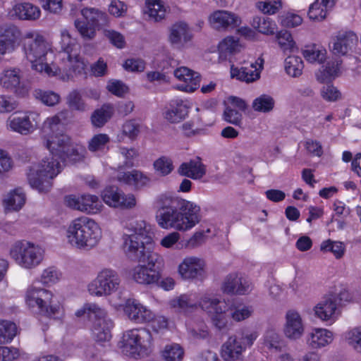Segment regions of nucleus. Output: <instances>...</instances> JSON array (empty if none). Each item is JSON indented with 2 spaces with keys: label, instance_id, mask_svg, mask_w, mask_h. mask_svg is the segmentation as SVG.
<instances>
[{
  "label": "nucleus",
  "instance_id": "nucleus-1",
  "mask_svg": "<svg viewBox=\"0 0 361 361\" xmlns=\"http://www.w3.org/2000/svg\"><path fill=\"white\" fill-rule=\"evenodd\" d=\"M157 221L164 228L187 231L201 220L200 206L178 197L162 195L157 200Z\"/></svg>",
  "mask_w": 361,
  "mask_h": 361
},
{
  "label": "nucleus",
  "instance_id": "nucleus-2",
  "mask_svg": "<svg viewBox=\"0 0 361 361\" xmlns=\"http://www.w3.org/2000/svg\"><path fill=\"white\" fill-rule=\"evenodd\" d=\"M22 49L31 68L49 76L58 74L59 68L54 63V51L45 38L34 32L25 33L22 40Z\"/></svg>",
  "mask_w": 361,
  "mask_h": 361
},
{
  "label": "nucleus",
  "instance_id": "nucleus-3",
  "mask_svg": "<svg viewBox=\"0 0 361 361\" xmlns=\"http://www.w3.org/2000/svg\"><path fill=\"white\" fill-rule=\"evenodd\" d=\"M130 234L123 235V250L130 260L145 263L147 258L156 252H151L145 245L151 244L154 233L150 225L145 221H137L130 224Z\"/></svg>",
  "mask_w": 361,
  "mask_h": 361
},
{
  "label": "nucleus",
  "instance_id": "nucleus-4",
  "mask_svg": "<svg viewBox=\"0 0 361 361\" xmlns=\"http://www.w3.org/2000/svg\"><path fill=\"white\" fill-rule=\"evenodd\" d=\"M101 237L102 233L98 224L86 216L73 220L67 230L68 242L79 249L92 248Z\"/></svg>",
  "mask_w": 361,
  "mask_h": 361
},
{
  "label": "nucleus",
  "instance_id": "nucleus-5",
  "mask_svg": "<svg viewBox=\"0 0 361 361\" xmlns=\"http://www.w3.org/2000/svg\"><path fill=\"white\" fill-rule=\"evenodd\" d=\"M59 159L50 153L40 164L30 167L27 180L32 188L37 189L39 192H47L50 190L52 187L51 180L61 171Z\"/></svg>",
  "mask_w": 361,
  "mask_h": 361
},
{
  "label": "nucleus",
  "instance_id": "nucleus-6",
  "mask_svg": "<svg viewBox=\"0 0 361 361\" xmlns=\"http://www.w3.org/2000/svg\"><path fill=\"white\" fill-rule=\"evenodd\" d=\"M61 51L59 53L61 63L57 66L59 73L63 72L67 75L72 73H80L85 65L78 53L79 45L66 30L61 31Z\"/></svg>",
  "mask_w": 361,
  "mask_h": 361
},
{
  "label": "nucleus",
  "instance_id": "nucleus-7",
  "mask_svg": "<svg viewBox=\"0 0 361 361\" xmlns=\"http://www.w3.org/2000/svg\"><path fill=\"white\" fill-rule=\"evenodd\" d=\"M25 301L30 308H37L39 312L47 317L55 316L59 313L60 306L54 302L53 294L49 290L32 286L26 292Z\"/></svg>",
  "mask_w": 361,
  "mask_h": 361
},
{
  "label": "nucleus",
  "instance_id": "nucleus-8",
  "mask_svg": "<svg viewBox=\"0 0 361 361\" xmlns=\"http://www.w3.org/2000/svg\"><path fill=\"white\" fill-rule=\"evenodd\" d=\"M11 257L20 266L25 269H32L43 259V251L33 243L27 241H18L11 249Z\"/></svg>",
  "mask_w": 361,
  "mask_h": 361
},
{
  "label": "nucleus",
  "instance_id": "nucleus-9",
  "mask_svg": "<svg viewBox=\"0 0 361 361\" xmlns=\"http://www.w3.org/2000/svg\"><path fill=\"white\" fill-rule=\"evenodd\" d=\"M255 333L241 334L230 336L223 344L221 355L224 361H243V352L253 344Z\"/></svg>",
  "mask_w": 361,
  "mask_h": 361
},
{
  "label": "nucleus",
  "instance_id": "nucleus-10",
  "mask_svg": "<svg viewBox=\"0 0 361 361\" xmlns=\"http://www.w3.org/2000/svg\"><path fill=\"white\" fill-rule=\"evenodd\" d=\"M121 281L117 271L111 269H103L88 285V291L92 295L108 296L118 290Z\"/></svg>",
  "mask_w": 361,
  "mask_h": 361
},
{
  "label": "nucleus",
  "instance_id": "nucleus-11",
  "mask_svg": "<svg viewBox=\"0 0 361 361\" xmlns=\"http://www.w3.org/2000/svg\"><path fill=\"white\" fill-rule=\"evenodd\" d=\"M148 257L145 262L147 264L137 265L133 269V279L140 284H158L161 278L160 271L164 264L163 258L158 254H152Z\"/></svg>",
  "mask_w": 361,
  "mask_h": 361
},
{
  "label": "nucleus",
  "instance_id": "nucleus-12",
  "mask_svg": "<svg viewBox=\"0 0 361 361\" xmlns=\"http://www.w3.org/2000/svg\"><path fill=\"white\" fill-rule=\"evenodd\" d=\"M120 348L122 353L128 356L135 357L139 355L142 348H146L151 344L152 336L145 329H132L123 336Z\"/></svg>",
  "mask_w": 361,
  "mask_h": 361
},
{
  "label": "nucleus",
  "instance_id": "nucleus-13",
  "mask_svg": "<svg viewBox=\"0 0 361 361\" xmlns=\"http://www.w3.org/2000/svg\"><path fill=\"white\" fill-rule=\"evenodd\" d=\"M199 305L202 310L209 314L214 326L219 330L226 328L228 322L226 312L228 305L224 300H220L212 295H204L201 298Z\"/></svg>",
  "mask_w": 361,
  "mask_h": 361
},
{
  "label": "nucleus",
  "instance_id": "nucleus-14",
  "mask_svg": "<svg viewBox=\"0 0 361 361\" xmlns=\"http://www.w3.org/2000/svg\"><path fill=\"white\" fill-rule=\"evenodd\" d=\"M94 314V325L92 333L97 342L109 341L111 337V329L113 327V322L107 318L106 312L97 305H91L88 307Z\"/></svg>",
  "mask_w": 361,
  "mask_h": 361
},
{
  "label": "nucleus",
  "instance_id": "nucleus-15",
  "mask_svg": "<svg viewBox=\"0 0 361 361\" xmlns=\"http://www.w3.org/2000/svg\"><path fill=\"white\" fill-rule=\"evenodd\" d=\"M102 197L104 202L112 207L132 209L136 205V200L133 195H124L118 188L109 186L106 188Z\"/></svg>",
  "mask_w": 361,
  "mask_h": 361
},
{
  "label": "nucleus",
  "instance_id": "nucleus-16",
  "mask_svg": "<svg viewBox=\"0 0 361 361\" xmlns=\"http://www.w3.org/2000/svg\"><path fill=\"white\" fill-rule=\"evenodd\" d=\"M209 22L212 28L219 31H227L240 26L242 20L238 15L233 12L217 10L209 16Z\"/></svg>",
  "mask_w": 361,
  "mask_h": 361
},
{
  "label": "nucleus",
  "instance_id": "nucleus-17",
  "mask_svg": "<svg viewBox=\"0 0 361 361\" xmlns=\"http://www.w3.org/2000/svg\"><path fill=\"white\" fill-rule=\"evenodd\" d=\"M357 37L353 31H338L332 37L331 51L336 56H345L357 44Z\"/></svg>",
  "mask_w": 361,
  "mask_h": 361
},
{
  "label": "nucleus",
  "instance_id": "nucleus-18",
  "mask_svg": "<svg viewBox=\"0 0 361 361\" xmlns=\"http://www.w3.org/2000/svg\"><path fill=\"white\" fill-rule=\"evenodd\" d=\"M39 122V114L30 111L14 116L11 120L10 126L13 130L22 135H28L37 129Z\"/></svg>",
  "mask_w": 361,
  "mask_h": 361
},
{
  "label": "nucleus",
  "instance_id": "nucleus-19",
  "mask_svg": "<svg viewBox=\"0 0 361 361\" xmlns=\"http://www.w3.org/2000/svg\"><path fill=\"white\" fill-rule=\"evenodd\" d=\"M264 59L258 58L255 63H251L249 66H243L240 68H235L233 66L231 68V75L232 78H236L238 80L252 82L260 78V72L263 68Z\"/></svg>",
  "mask_w": 361,
  "mask_h": 361
},
{
  "label": "nucleus",
  "instance_id": "nucleus-20",
  "mask_svg": "<svg viewBox=\"0 0 361 361\" xmlns=\"http://www.w3.org/2000/svg\"><path fill=\"white\" fill-rule=\"evenodd\" d=\"M66 202L68 207L88 214H94L99 210V200L96 195L68 196L66 197Z\"/></svg>",
  "mask_w": 361,
  "mask_h": 361
},
{
  "label": "nucleus",
  "instance_id": "nucleus-21",
  "mask_svg": "<svg viewBox=\"0 0 361 361\" xmlns=\"http://www.w3.org/2000/svg\"><path fill=\"white\" fill-rule=\"evenodd\" d=\"M251 289V283L237 274L228 275L222 285L223 291L228 294L245 295Z\"/></svg>",
  "mask_w": 361,
  "mask_h": 361
},
{
  "label": "nucleus",
  "instance_id": "nucleus-22",
  "mask_svg": "<svg viewBox=\"0 0 361 361\" xmlns=\"http://www.w3.org/2000/svg\"><path fill=\"white\" fill-rule=\"evenodd\" d=\"M192 38L188 25L179 21L173 24L169 29V41L174 47L180 49Z\"/></svg>",
  "mask_w": 361,
  "mask_h": 361
},
{
  "label": "nucleus",
  "instance_id": "nucleus-23",
  "mask_svg": "<svg viewBox=\"0 0 361 361\" xmlns=\"http://www.w3.org/2000/svg\"><path fill=\"white\" fill-rule=\"evenodd\" d=\"M188 109V106L181 99L172 100L165 107L163 116L171 123H178L185 119Z\"/></svg>",
  "mask_w": 361,
  "mask_h": 361
},
{
  "label": "nucleus",
  "instance_id": "nucleus-24",
  "mask_svg": "<svg viewBox=\"0 0 361 361\" xmlns=\"http://www.w3.org/2000/svg\"><path fill=\"white\" fill-rule=\"evenodd\" d=\"M204 266V261L202 259L195 257H187L180 264L179 272L186 279L202 277Z\"/></svg>",
  "mask_w": 361,
  "mask_h": 361
},
{
  "label": "nucleus",
  "instance_id": "nucleus-25",
  "mask_svg": "<svg viewBox=\"0 0 361 361\" xmlns=\"http://www.w3.org/2000/svg\"><path fill=\"white\" fill-rule=\"evenodd\" d=\"M124 312L128 318L136 322H149L153 319L152 312L135 300H128L124 307Z\"/></svg>",
  "mask_w": 361,
  "mask_h": 361
},
{
  "label": "nucleus",
  "instance_id": "nucleus-26",
  "mask_svg": "<svg viewBox=\"0 0 361 361\" xmlns=\"http://www.w3.org/2000/svg\"><path fill=\"white\" fill-rule=\"evenodd\" d=\"M177 171L182 176L188 177L193 180H200L205 176L207 169L202 161V158L196 157L189 161L183 162Z\"/></svg>",
  "mask_w": 361,
  "mask_h": 361
},
{
  "label": "nucleus",
  "instance_id": "nucleus-27",
  "mask_svg": "<svg viewBox=\"0 0 361 361\" xmlns=\"http://www.w3.org/2000/svg\"><path fill=\"white\" fill-rule=\"evenodd\" d=\"M285 335L293 340L301 337L304 331L302 319L299 313L295 310H288L286 314Z\"/></svg>",
  "mask_w": 361,
  "mask_h": 361
},
{
  "label": "nucleus",
  "instance_id": "nucleus-28",
  "mask_svg": "<svg viewBox=\"0 0 361 361\" xmlns=\"http://www.w3.org/2000/svg\"><path fill=\"white\" fill-rule=\"evenodd\" d=\"M0 82L4 88L13 91L18 95L24 96L27 92V89L21 85L18 70L5 71L4 75L0 78Z\"/></svg>",
  "mask_w": 361,
  "mask_h": 361
},
{
  "label": "nucleus",
  "instance_id": "nucleus-29",
  "mask_svg": "<svg viewBox=\"0 0 361 361\" xmlns=\"http://www.w3.org/2000/svg\"><path fill=\"white\" fill-rule=\"evenodd\" d=\"M117 179L127 185H133L137 189L149 186L151 182L150 177L138 170L118 173Z\"/></svg>",
  "mask_w": 361,
  "mask_h": 361
},
{
  "label": "nucleus",
  "instance_id": "nucleus-30",
  "mask_svg": "<svg viewBox=\"0 0 361 361\" xmlns=\"http://www.w3.org/2000/svg\"><path fill=\"white\" fill-rule=\"evenodd\" d=\"M337 308L336 299L333 294H328L314 307L315 315L323 321L333 318Z\"/></svg>",
  "mask_w": 361,
  "mask_h": 361
},
{
  "label": "nucleus",
  "instance_id": "nucleus-31",
  "mask_svg": "<svg viewBox=\"0 0 361 361\" xmlns=\"http://www.w3.org/2000/svg\"><path fill=\"white\" fill-rule=\"evenodd\" d=\"M71 144V137L64 134L56 135L51 140L44 139L43 141L44 146L49 150L51 154H54L58 158H60L68 150Z\"/></svg>",
  "mask_w": 361,
  "mask_h": 361
},
{
  "label": "nucleus",
  "instance_id": "nucleus-32",
  "mask_svg": "<svg viewBox=\"0 0 361 361\" xmlns=\"http://www.w3.org/2000/svg\"><path fill=\"white\" fill-rule=\"evenodd\" d=\"M81 14L95 30L102 29L109 24L108 15L98 8L86 7L81 10Z\"/></svg>",
  "mask_w": 361,
  "mask_h": 361
},
{
  "label": "nucleus",
  "instance_id": "nucleus-33",
  "mask_svg": "<svg viewBox=\"0 0 361 361\" xmlns=\"http://www.w3.org/2000/svg\"><path fill=\"white\" fill-rule=\"evenodd\" d=\"M40 9L30 3L16 4L12 9V16L19 20H35L40 16Z\"/></svg>",
  "mask_w": 361,
  "mask_h": 361
},
{
  "label": "nucleus",
  "instance_id": "nucleus-34",
  "mask_svg": "<svg viewBox=\"0 0 361 361\" xmlns=\"http://www.w3.org/2000/svg\"><path fill=\"white\" fill-rule=\"evenodd\" d=\"M21 35L18 27L13 24H3L0 26V39L13 51Z\"/></svg>",
  "mask_w": 361,
  "mask_h": 361
},
{
  "label": "nucleus",
  "instance_id": "nucleus-35",
  "mask_svg": "<svg viewBox=\"0 0 361 361\" xmlns=\"http://www.w3.org/2000/svg\"><path fill=\"white\" fill-rule=\"evenodd\" d=\"M114 113V107L111 104H104L99 109L93 111L91 116L92 124L97 128L104 126L112 117Z\"/></svg>",
  "mask_w": 361,
  "mask_h": 361
},
{
  "label": "nucleus",
  "instance_id": "nucleus-36",
  "mask_svg": "<svg viewBox=\"0 0 361 361\" xmlns=\"http://www.w3.org/2000/svg\"><path fill=\"white\" fill-rule=\"evenodd\" d=\"M332 341L333 334L331 331L324 329H317L311 334L307 343L312 348H318L331 343Z\"/></svg>",
  "mask_w": 361,
  "mask_h": 361
},
{
  "label": "nucleus",
  "instance_id": "nucleus-37",
  "mask_svg": "<svg viewBox=\"0 0 361 361\" xmlns=\"http://www.w3.org/2000/svg\"><path fill=\"white\" fill-rule=\"evenodd\" d=\"M174 75L180 80L185 82H191L193 86L190 87V91L192 92L197 88L200 81V75L197 73L186 67H180L174 71Z\"/></svg>",
  "mask_w": 361,
  "mask_h": 361
},
{
  "label": "nucleus",
  "instance_id": "nucleus-38",
  "mask_svg": "<svg viewBox=\"0 0 361 361\" xmlns=\"http://www.w3.org/2000/svg\"><path fill=\"white\" fill-rule=\"evenodd\" d=\"M252 26L258 32L264 35H274L276 30V23L267 16H255L252 21Z\"/></svg>",
  "mask_w": 361,
  "mask_h": 361
},
{
  "label": "nucleus",
  "instance_id": "nucleus-39",
  "mask_svg": "<svg viewBox=\"0 0 361 361\" xmlns=\"http://www.w3.org/2000/svg\"><path fill=\"white\" fill-rule=\"evenodd\" d=\"M25 202V194L21 189H16L8 194L4 199L6 209L8 210L18 211L24 205Z\"/></svg>",
  "mask_w": 361,
  "mask_h": 361
},
{
  "label": "nucleus",
  "instance_id": "nucleus-40",
  "mask_svg": "<svg viewBox=\"0 0 361 361\" xmlns=\"http://www.w3.org/2000/svg\"><path fill=\"white\" fill-rule=\"evenodd\" d=\"M275 106V100L272 97L268 94H262L255 98L252 104L254 111L261 113L271 112Z\"/></svg>",
  "mask_w": 361,
  "mask_h": 361
},
{
  "label": "nucleus",
  "instance_id": "nucleus-41",
  "mask_svg": "<svg viewBox=\"0 0 361 361\" xmlns=\"http://www.w3.org/2000/svg\"><path fill=\"white\" fill-rule=\"evenodd\" d=\"M304 68L302 60L296 56H289L285 59V70L288 75L298 77Z\"/></svg>",
  "mask_w": 361,
  "mask_h": 361
},
{
  "label": "nucleus",
  "instance_id": "nucleus-42",
  "mask_svg": "<svg viewBox=\"0 0 361 361\" xmlns=\"http://www.w3.org/2000/svg\"><path fill=\"white\" fill-rule=\"evenodd\" d=\"M69 116L68 110L62 111L53 117L48 118L44 123V128H48L51 133H55L63 126V121Z\"/></svg>",
  "mask_w": 361,
  "mask_h": 361
},
{
  "label": "nucleus",
  "instance_id": "nucleus-43",
  "mask_svg": "<svg viewBox=\"0 0 361 361\" xmlns=\"http://www.w3.org/2000/svg\"><path fill=\"white\" fill-rule=\"evenodd\" d=\"M16 333L17 326L13 322L5 320L0 321V344L11 341Z\"/></svg>",
  "mask_w": 361,
  "mask_h": 361
},
{
  "label": "nucleus",
  "instance_id": "nucleus-44",
  "mask_svg": "<svg viewBox=\"0 0 361 361\" xmlns=\"http://www.w3.org/2000/svg\"><path fill=\"white\" fill-rule=\"evenodd\" d=\"M218 48L221 57L226 58L238 51V40L233 37H228L219 43Z\"/></svg>",
  "mask_w": 361,
  "mask_h": 361
},
{
  "label": "nucleus",
  "instance_id": "nucleus-45",
  "mask_svg": "<svg viewBox=\"0 0 361 361\" xmlns=\"http://www.w3.org/2000/svg\"><path fill=\"white\" fill-rule=\"evenodd\" d=\"M147 4V11L145 13L148 14L150 20L154 22H159L165 18L166 10L160 1H148Z\"/></svg>",
  "mask_w": 361,
  "mask_h": 361
},
{
  "label": "nucleus",
  "instance_id": "nucleus-46",
  "mask_svg": "<svg viewBox=\"0 0 361 361\" xmlns=\"http://www.w3.org/2000/svg\"><path fill=\"white\" fill-rule=\"evenodd\" d=\"M66 102L68 107L73 111L83 112L87 110V105L78 90L71 92L67 96Z\"/></svg>",
  "mask_w": 361,
  "mask_h": 361
},
{
  "label": "nucleus",
  "instance_id": "nucleus-47",
  "mask_svg": "<svg viewBox=\"0 0 361 361\" xmlns=\"http://www.w3.org/2000/svg\"><path fill=\"white\" fill-rule=\"evenodd\" d=\"M162 356L165 361H182L184 350L180 345L174 343L165 347Z\"/></svg>",
  "mask_w": 361,
  "mask_h": 361
},
{
  "label": "nucleus",
  "instance_id": "nucleus-48",
  "mask_svg": "<svg viewBox=\"0 0 361 361\" xmlns=\"http://www.w3.org/2000/svg\"><path fill=\"white\" fill-rule=\"evenodd\" d=\"M86 149L83 146L71 144L64 154L60 157L61 160L68 159L73 161H78L85 157Z\"/></svg>",
  "mask_w": 361,
  "mask_h": 361
},
{
  "label": "nucleus",
  "instance_id": "nucleus-49",
  "mask_svg": "<svg viewBox=\"0 0 361 361\" xmlns=\"http://www.w3.org/2000/svg\"><path fill=\"white\" fill-rule=\"evenodd\" d=\"M74 25L81 37L85 40H91L94 38L96 35L95 29L88 22L82 21L76 19L74 22Z\"/></svg>",
  "mask_w": 361,
  "mask_h": 361
},
{
  "label": "nucleus",
  "instance_id": "nucleus-50",
  "mask_svg": "<svg viewBox=\"0 0 361 361\" xmlns=\"http://www.w3.org/2000/svg\"><path fill=\"white\" fill-rule=\"evenodd\" d=\"M278 44L283 51H292L295 47V42L291 34L287 30H281L276 34Z\"/></svg>",
  "mask_w": 361,
  "mask_h": 361
},
{
  "label": "nucleus",
  "instance_id": "nucleus-51",
  "mask_svg": "<svg viewBox=\"0 0 361 361\" xmlns=\"http://www.w3.org/2000/svg\"><path fill=\"white\" fill-rule=\"evenodd\" d=\"M34 95L36 99H39L43 104L47 106H54L56 104L60 99L59 95L52 91L36 90L34 92Z\"/></svg>",
  "mask_w": 361,
  "mask_h": 361
},
{
  "label": "nucleus",
  "instance_id": "nucleus-52",
  "mask_svg": "<svg viewBox=\"0 0 361 361\" xmlns=\"http://www.w3.org/2000/svg\"><path fill=\"white\" fill-rule=\"evenodd\" d=\"M320 250L324 252L330 251L336 258H341L345 252V245L341 242H334L331 240L324 241L320 246Z\"/></svg>",
  "mask_w": 361,
  "mask_h": 361
},
{
  "label": "nucleus",
  "instance_id": "nucleus-53",
  "mask_svg": "<svg viewBox=\"0 0 361 361\" xmlns=\"http://www.w3.org/2000/svg\"><path fill=\"white\" fill-rule=\"evenodd\" d=\"M345 339L350 346L361 353V326L348 331L345 334Z\"/></svg>",
  "mask_w": 361,
  "mask_h": 361
},
{
  "label": "nucleus",
  "instance_id": "nucleus-54",
  "mask_svg": "<svg viewBox=\"0 0 361 361\" xmlns=\"http://www.w3.org/2000/svg\"><path fill=\"white\" fill-rule=\"evenodd\" d=\"M223 118L226 122L235 126L242 125V114L230 106H226L223 114Z\"/></svg>",
  "mask_w": 361,
  "mask_h": 361
},
{
  "label": "nucleus",
  "instance_id": "nucleus-55",
  "mask_svg": "<svg viewBox=\"0 0 361 361\" xmlns=\"http://www.w3.org/2000/svg\"><path fill=\"white\" fill-rule=\"evenodd\" d=\"M264 345L270 350H279L281 346L280 336L273 329L267 331L264 335Z\"/></svg>",
  "mask_w": 361,
  "mask_h": 361
},
{
  "label": "nucleus",
  "instance_id": "nucleus-56",
  "mask_svg": "<svg viewBox=\"0 0 361 361\" xmlns=\"http://www.w3.org/2000/svg\"><path fill=\"white\" fill-rule=\"evenodd\" d=\"M327 9L315 1L310 6L307 15L310 19L314 21H322L326 18Z\"/></svg>",
  "mask_w": 361,
  "mask_h": 361
},
{
  "label": "nucleus",
  "instance_id": "nucleus-57",
  "mask_svg": "<svg viewBox=\"0 0 361 361\" xmlns=\"http://www.w3.org/2000/svg\"><path fill=\"white\" fill-rule=\"evenodd\" d=\"M325 51L319 50L315 46L308 47L303 50L304 58L310 63L317 61L322 63L325 59Z\"/></svg>",
  "mask_w": 361,
  "mask_h": 361
},
{
  "label": "nucleus",
  "instance_id": "nucleus-58",
  "mask_svg": "<svg viewBox=\"0 0 361 361\" xmlns=\"http://www.w3.org/2000/svg\"><path fill=\"white\" fill-rule=\"evenodd\" d=\"M110 139L108 135L100 133L94 135L88 142V149L91 152H97L104 149L105 145L109 142Z\"/></svg>",
  "mask_w": 361,
  "mask_h": 361
},
{
  "label": "nucleus",
  "instance_id": "nucleus-59",
  "mask_svg": "<svg viewBox=\"0 0 361 361\" xmlns=\"http://www.w3.org/2000/svg\"><path fill=\"white\" fill-rule=\"evenodd\" d=\"M154 169L162 176L169 175L173 169L172 160L167 157H161L154 162Z\"/></svg>",
  "mask_w": 361,
  "mask_h": 361
},
{
  "label": "nucleus",
  "instance_id": "nucleus-60",
  "mask_svg": "<svg viewBox=\"0 0 361 361\" xmlns=\"http://www.w3.org/2000/svg\"><path fill=\"white\" fill-rule=\"evenodd\" d=\"M257 8L264 14H274L281 7V0H269L264 2H258Z\"/></svg>",
  "mask_w": 361,
  "mask_h": 361
},
{
  "label": "nucleus",
  "instance_id": "nucleus-61",
  "mask_svg": "<svg viewBox=\"0 0 361 361\" xmlns=\"http://www.w3.org/2000/svg\"><path fill=\"white\" fill-rule=\"evenodd\" d=\"M107 90L113 94L121 97L128 92V87L121 80H111L109 82Z\"/></svg>",
  "mask_w": 361,
  "mask_h": 361
},
{
  "label": "nucleus",
  "instance_id": "nucleus-62",
  "mask_svg": "<svg viewBox=\"0 0 361 361\" xmlns=\"http://www.w3.org/2000/svg\"><path fill=\"white\" fill-rule=\"evenodd\" d=\"M340 91L332 85L324 86L321 90V96L328 102H335L341 98Z\"/></svg>",
  "mask_w": 361,
  "mask_h": 361
},
{
  "label": "nucleus",
  "instance_id": "nucleus-63",
  "mask_svg": "<svg viewBox=\"0 0 361 361\" xmlns=\"http://www.w3.org/2000/svg\"><path fill=\"white\" fill-rule=\"evenodd\" d=\"M120 153L125 157L123 167L131 168L134 166V159L139 155L138 151L135 148L120 147Z\"/></svg>",
  "mask_w": 361,
  "mask_h": 361
},
{
  "label": "nucleus",
  "instance_id": "nucleus-64",
  "mask_svg": "<svg viewBox=\"0 0 361 361\" xmlns=\"http://www.w3.org/2000/svg\"><path fill=\"white\" fill-rule=\"evenodd\" d=\"M343 60L341 59H336L327 62L326 66L324 70L327 76L337 77L340 75L341 66Z\"/></svg>",
  "mask_w": 361,
  "mask_h": 361
}]
</instances>
